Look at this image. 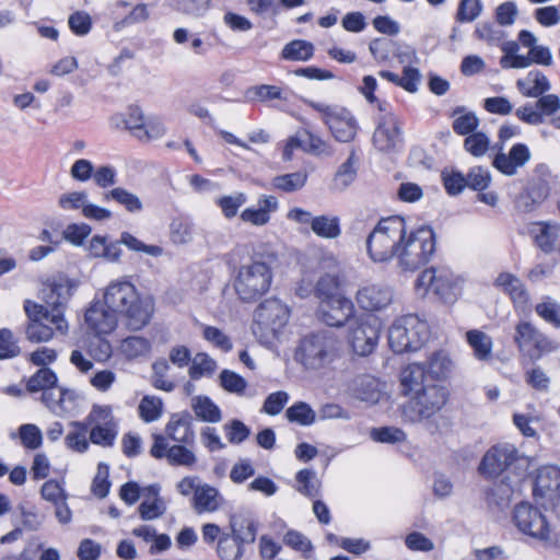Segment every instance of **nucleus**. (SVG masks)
Segmentation results:
<instances>
[{
	"label": "nucleus",
	"mask_w": 560,
	"mask_h": 560,
	"mask_svg": "<svg viewBox=\"0 0 560 560\" xmlns=\"http://www.w3.org/2000/svg\"><path fill=\"white\" fill-rule=\"evenodd\" d=\"M78 288V281L68 277L52 279L42 290L45 304L31 299L23 301L26 316L25 338L32 343H47L69 332V323L63 308Z\"/></svg>",
	"instance_id": "nucleus-1"
},
{
	"label": "nucleus",
	"mask_w": 560,
	"mask_h": 560,
	"mask_svg": "<svg viewBox=\"0 0 560 560\" xmlns=\"http://www.w3.org/2000/svg\"><path fill=\"white\" fill-rule=\"evenodd\" d=\"M101 301L107 308L124 317L127 326L133 330L145 327L155 308L153 298L140 294L128 277L109 281L102 291Z\"/></svg>",
	"instance_id": "nucleus-2"
},
{
	"label": "nucleus",
	"mask_w": 560,
	"mask_h": 560,
	"mask_svg": "<svg viewBox=\"0 0 560 560\" xmlns=\"http://www.w3.org/2000/svg\"><path fill=\"white\" fill-rule=\"evenodd\" d=\"M527 467L528 458L520 454L515 445L503 442L491 446L485 453L478 470L487 479H493L504 471L521 469V471L515 474V478L511 482H506L510 479L506 476L498 487L501 492V499L509 502L512 494L518 490Z\"/></svg>",
	"instance_id": "nucleus-3"
},
{
	"label": "nucleus",
	"mask_w": 560,
	"mask_h": 560,
	"mask_svg": "<svg viewBox=\"0 0 560 560\" xmlns=\"http://www.w3.org/2000/svg\"><path fill=\"white\" fill-rule=\"evenodd\" d=\"M402 394L411 396L400 408V417L404 423L419 424L429 422L447 404L450 392L446 386L434 382H421L410 388L400 383Z\"/></svg>",
	"instance_id": "nucleus-4"
},
{
	"label": "nucleus",
	"mask_w": 560,
	"mask_h": 560,
	"mask_svg": "<svg viewBox=\"0 0 560 560\" xmlns=\"http://www.w3.org/2000/svg\"><path fill=\"white\" fill-rule=\"evenodd\" d=\"M315 294L319 300V317L326 325L340 327L348 322L350 302L346 277L341 279L338 275H324L317 281Z\"/></svg>",
	"instance_id": "nucleus-5"
},
{
	"label": "nucleus",
	"mask_w": 560,
	"mask_h": 560,
	"mask_svg": "<svg viewBox=\"0 0 560 560\" xmlns=\"http://www.w3.org/2000/svg\"><path fill=\"white\" fill-rule=\"evenodd\" d=\"M272 279L271 257H254L235 270L232 287L238 300L252 303L269 291Z\"/></svg>",
	"instance_id": "nucleus-6"
},
{
	"label": "nucleus",
	"mask_w": 560,
	"mask_h": 560,
	"mask_svg": "<svg viewBox=\"0 0 560 560\" xmlns=\"http://www.w3.org/2000/svg\"><path fill=\"white\" fill-rule=\"evenodd\" d=\"M406 221L399 215L378 221L366 240V249L374 262H387L396 257L405 235Z\"/></svg>",
	"instance_id": "nucleus-7"
},
{
	"label": "nucleus",
	"mask_w": 560,
	"mask_h": 560,
	"mask_svg": "<svg viewBox=\"0 0 560 560\" xmlns=\"http://www.w3.org/2000/svg\"><path fill=\"white\" fill-rule=\"evenodd\" d=\"M435 252V235L431 228L420 226L407 231L399 244L396 255L399 268L405 271H415L425 265Z\"/></svg>",
	"instance_id": "nucleus-8"
},
{
	"label": "nucleus",
	"mask_w": 560,
	"mask_h": 560,
	"mask_svg": "<svg viewBox=\"0 0 560 560\" xmlns=\"http://www.w3.org/2000/svg\"><path fill=\"white\" fill-rule=\"evenodd\" d=\"M342 353L341 343L326 334L303 337L295 351V360L307 370H320L335 364Z\"/></svg>",
	"instance_id": "nucleus-9"
},
{
	"label": "nucleus",
	"mask_w": 560,
	"mask_h": 560,
	"mask_svg": "<svg viewBox=\"0 0 560 560\" xmlns=\"http://www.w3.org/2000/svg\"><path fill=\"white\" fill-rule=\"evenodd\" d=\"M119 245L126 246L131 252L142 253L154 258L164 254L163 247L145 244L129 232H122L118 242H109L107 236L94 235L85 245V250L92 258H103L108 262L117 264L122 256Z\"/></svg>",
	"instance_id": "nucleus-10"
},
{
	"label": "nucleus",
	"mask_w": 560,
	"mask_h": 560,
	"mask_svg": "<svg viewBox=\"0 0 560 560\" xmlns=\"http://www.w3.org/2000/svg\"><path fill=\"white\" fill-rule=\"evenodd\" d=\"M428 338V324L415 314L397 318L388 330V345L396 353L417 351Z\"/></svg>",
	"instance_id": "nucleus-11"
},
{
	"label": "nucleus",
	"mask_w": 560,
	"mask_h": 560,
	"mask_svg": "<svg viewBox=\"0 0 560 560\" xmlns=\"http://www.w3.org/2000/svg\"><path fill=\"white\" fill-rule=\"evenodd\" d=\"M453 361L444 350L431 353L425 362L410 363L400 373V383L410 388L421 382L439 383L448 378L453 372Z\"/></svg>",
	"instance_id": "nucleus-12"
},
{
	"label": "nucleus",
	"mask_w": 560,
	"mask_h": 560,
	"mask_svg": "<svg viewBox=\"0 0 560 560\" xmlns=\"http://www.w3.org/2000/svg\"><path fill=\"white\" fill-rule=\"evenodd\" d=\"M290 308L276 298L261 302L254 312L253 330L266 340L278 338L288 325Z\"/></svg>",
	"instance_id": "nucleus-13"
},
{
	"label": "nucleus",
	"mask_w": 560,
	"mask_h": 560,
	"mask_svg": "<svg viewBox=\"0 0 560 560\" xmlns=\"http://www.w3.org/2000/svg\"><path fill=\"white\" fill-rule=\"evenodd\" d=\"M513 342L518 351L530 360H538L546 354L557 351L560 347L556 340L548 337L528 320L516 323Z\"/></svg>",
	"instance_id": "nucleus-14"
},
{
	"label": "nucleus",
	"mask_w": 560,
	"mask_h": 560,
	"mask_svg": "<svg viewBox=\"0 0 560 560\" xmlns=\"http://www.w3.org/2000/svg\"><path fill=\"white\" fill-rule=\"evenodd\" d=\"M459 282V278L448 268H428L418 276L415 289L419 295L432 292L444 302L452 303L456 300Z\"/></svg>",
	"instance_id": "nucleus-15"
},
{
	"label": "nucleus",
	"mask_w": 560,
	"mask_h": 560,
	"mask_svg": "<svg viewBox=\"0 0 560 560\" xmlns=\"http://www.w3.org/2000/svg\"><path fill=\"white\" fill-rule=\"evenodd\" d=\"M513 522L520 532L537 540H547L550 527L545 515L529 503L522 502L514 508Z\"/></svg>",
	"instance_id": "nucleus-16"
},
{
	"label": "nucleus",
	"mask_w": 560,
	"mask_h": 560,
	"mask_svg": "<svg viewBox=\"0 0 560 560\" xmlns=\"http://www.w3.org/2000/svg\"><path fill=\"white\" fill-rule=\"evenodd\" d=\"M378 109L384 113L380 118L377 128L373 135V142L377 150L392 152L401 148L402 138L398 118L387 112V104L378 103Z\"/></svg>",
	"instance_id": "nucleus-17"
},
{
	"label": "nucleus",
	"mask_w": 560,
	"mask_h": 560,
	"mask_svg": "<svg viewBox=\"0 0 560 560\" xmlns=\"http://www.w3.org/2000/svg\"><path fill=\"white\" fill-rule=\"evenodd\" d=\"M310 105L320 114L337 141L348 142L350 140V117L346 107L315 102H310Z\"/></svg>",
	"instance_id": "nucleus-18"
},
{
	"label": "nucleus",
	"mask_w": 560,
	"mask_h": 560,
	"mask_svg": "<svg viewBox=\"0 0 560 560\" xmlns=\"http://www.w3.org/2000/svg\"><path fill=\"white\" fill-rule=\"evenodd\" d=\"M352 326V352L365 357L371 354L380 338V323L375 317L357 319Z\"/></svg>",
	"instance_id": "nucleus-19"
},
{
	"label": "nucleus",
	"mask_w": 560,
	"mask_h": 560,
	"mask_svg": "<svg viewBox=\"0 0 560 560\" xmlns=\"http://www.w3.org/2000/svg\"><path fill=\"white\" fill-rule=\"evenodd\" d=\"M118 315L104 305L103 301L91 304L84 315L88 329L94 335H108L118 325Z\"/></svg>",
	"instance_id": "nucleus-20"
},
{
	"label": "nucleus",
	"mask_w": 560,
	"mask_h": 560,
	"mask_svg": "<svg viewBox=\"0 0 560 560\" xmlns=\"http://www.w3.org/2000/svg\"><path fill=\"white\" fill-rule=\"evenodd\" d=\"M357 303L366 312H378L386 308L393 301V291L389 287L369 283L357 291Z\"/></svg>",
	"instance_id": "nucleus-21"
},
{
	"label": "nucleus",
	"mask_w": 560,
	"mask_h": 560,
	"mask_svg": "<svg viewBox=\"0 0 560 560\" xmlns=\"http://www.w3.org/2000/svg\"><path fill=\"white\" fill-rule=\"evenodd\" d=\"M530 151L524 143L514 144L509 153L499 152L495 154L492 165L505 176H513L518 168L523 167L530 160Z\"/></svg>",
	"instance_id": "nucleus-22"
},
{
	"label": "nucleus",
	"mask_w": 560,
	"mask_h": 560,
	"mask_svg": "<svg viewBox=\"0 0 560 560\" xmlns=\"http://www.w3.org/2000/svg\"><path fill=\"white\" fill-rule=\"evenodd\" d=\"M536 498L553 502L560 498V468L557 466H544L538 470L534 489Z\"/></svg>",
	"instance_id": "nucleus-23"
},
{
	"label": "nucleus",
	"mask_w": 560,
	"mask_h": 560,
	"mask_svg": "<svg viewBox=\"0 0 560 560\" xmlns=\"http://www.w3.org/2000/svg\"><path fill=\"white\" fill-rule=\"evenodd\" d=\"M159 492L160 487L156 485L148 486L141 490L142 502L138 510L142 520H156L166 512V502L159 495Z\"/></svg>",
	"instance_id": "nucleus-24"
},
{
	"label": "nucleus",
	"mask_w": 560,
	"mask_h": 560,
	"mask_svg": "<svg viewBox=\"0 0 560 560\" xmlns=\"http://www.w3.org/2000/svg\"><path fill=\"white\" fill-rule=\"evenodd\" d=\"M42 401L55 415L63 416L75 407V394L60 386L54 387L42 395Z\"/></svg>",
	"instance_id": "nucleus-25"
},
{
	"label": "nucleus",
	"mask_w": 560,
	"mask_h": 560,
	"mask_svg": "<svg viewBox=\"0 0 560 560\" xmlns=\"http://www.w3.org/2000/svg\"><path fill=\"white\" fill-rule=\"evenodd\" d=\"M278 208V200L273 196L262 195L258 198L257 207H249L241 212V220L255 226L266 225L270 221V213Z\"/></svg>",
	"instance_id": "nucleus-26"
},
{
	"label": "nucleus",
	"mask_w": 560,
	"mask_h": 560,
	"mask_svg": "<svg viewBox=\"0 0 560 560\" xmlns=\"http://www.w3.org/2000/svg\"><path fill=\"white\" fill-rule=\"evenodd\" d=\"M495 287L506 293L515 307H524L529 301V294L522 280L513 273L501 272L494 282Z\"/></svg>",
	"instance_id": "nucleus-27"
},
{
	"label": "nucleus",
	"mask_w": 560,
	"mask_h": 560,
	"mask_svg": "<svg viewBox=\"0 0 560 560\" xmlns=\"http://www.w3.org/2000/svg\"><path fill=\"white\" fill-rule=\"evenodd\" d=\"M518 92L525 97H539L551 89L550 81L539 70H530L525 78L516 81Z\"/></svg>",
	"instance_id": "nucleus-28"
},
{
	"label": "nucleus",
	"mask_w": 560,
	"mask_h": 560,
	"mask_svg": "<svg viewBox=\"0 0 560 560\" xmlns=\"http://www.w3.org/2000/svg\"><path fill=\"white\" fill-rule=\"evenodd\" d=\"M223 502L222 495L214 487L202 483L194 495L192 506L197 514L213 513L223 505Z\"/></svg>",
	"instance_id": "nucleus-29"
},
{
	"label": "nucleus",
	"mask_w": 560,
	"mask_h": 560,
	"mask_svg": "<svg viewBox=\"0 0 560 560\" xmlns=\"http://www.w3.org/2000/svg\"><path fill=\"white\" fill-rule=\"evenodd\" d=\"M145 118L139 107H129L126 113L115 114L110 117V125L115 129H126L137 139L139 138Z\"/></svg>",
	"instance_id": "nucleus-30"
},
{
	"label": "nucleus",
	"mask_w": 560,
	"mask_h": 560,
	"mask_svg": "<svg viewBox=\"0 0 560 560\" xmlns=\"http://www.w3.org/2000/svg\"><path fill=\"white\" fill-rule=\"evenodd\" d=\"M466 341L478 361L489 362L492 359L493 341L489 335L471 329L466 332Z\"/></svg>",
	"instance_id": "nucleus-31"
},
{
	"label": "nucleus",
	"mask_w": 560,
	"mask_h": 560,
	"mask_svg": "<svg viewBox=\"0 0 560 560\" xmlns=\"http://www.w3.org/2000/svg\"><path fill=\"white\" fill-rule=\"evenodd\" d=\"M103 200H114L119 206L124 207L127 212L132 214L141 213L144 209V205L140 197L124 187H115L104 192Z\"/></svg>",
	"instance_id": "nucleus-32"
},
{
	"label": "nucleus",
	"mask_w": 560,
	"mask_h": 560,
	"mask_svg": "<svg viewBox=\"0 0 560 560\" xmlns=\"http://www.w3.org/2000/svg\"><path fill=\"white\" fill-rule=\"evenodd\" d=\"M384 396V386L381 382L373 376H362L355 381V397L366 402L374 405Z\"/></svg>",
	"instance_id": "nucleus-33"
},
{
	"label": "nucleus",
	"mask_w": 560,
	"mask_h": 560,
	"mask_svg": "<svg viewBox=\"0 0 560 560\" xmlns=\"http://www.w3.org/2000/svg\"><path fill=\"white\" fill-rule=\"evenodd\" d=\"M167 438L179 444H190L194 441V431L186 416L173 415L165 427Z\"/></svg>",
	"instance_id": "nucleus-34"
},
{
	"label": "nucleus",
	"mask_w": 560,
	"mask_h": 560,
	"mask_svg": "<svg viewBox=\"0 0 560 560\" xmlns=\"http://www.w3.org/2000/svg\"><path fill=\"white\" fill-rule=\"evenodd\" d=\"M190 406L195 416L203 422L218 423L222 419L219 406L208 396H195Z\"/></svg>",
	"instance_id": "nucleus-35"
},
{
	"label": "nucleus",
	"mask_w": 560,
	"mask_h": 560,
	"mask_svg": "<svg viewBox=\"0 0 560 560\" xmlns=\"http://www.w3.org/2000/svg\"><path fill=\"white\" fill-rule=\"evenodd\" d=\"M536 314L547 324L560 329V303L549 295H545L535 305Z\"/></svg>",
	"instance_id": "nucleus-36"
},
{
	"label": "nucleus",
	"mask_w": 560,
	"mask_h": 560,
	"mask_svg": "<svg viewBox=\"0 0 560 560\" xmlns=\"http://www.w3.org/2000/svg\"><path fill=\"white\" fill-rule=\"evenodd\" d=\"M58 386V377L49 368H42L26 383L30 393L47 392Z\"/></svg>",
	"instance_id": "nucleus-37"
},
{
	"label": "nucleus",
	"mask_w": 560,
	"mask_h": 560,
	"mask_svg": "<svg viewBox=\"0 0 560 560\" xmlns=\"http://www.w3.org/2000/svg\"><path fill=\"white\" fill-rule=\"evenodd\" d=\"M231 530L233 538L243 546L255 541L257 526L250 518L233 517L231 520Z\"/></svg>",
	"instance_id": "nucleus-38"
},
{
	"label": "nucleus",
	"mask_w": 560,
	"mask_h": 560,
	"mask_svg": "<svg viewBox=\"0 0 560 560\" xmlns=\"http://www.w3.org/2000/svg\"><path fill=\"white\" fill-rule=\"evenodd\" d=\"M312 232L318 237L334 240L341 234L339 219L331 215H316L314 218Z\"/></svg>",
	"instance_id": "nucleus-39"
},
{
	"label": "nucleus",
	"mask_w": 560,
	"mask_h": 560,
	"mask_svg": "<svg viewBox=\"0 0 560 560\" xmlns=\"http://www.w3.org/2000/svg\"><path fill=\"white\" fill-rule=\"evenodd\" d=\"M218 365L213 358L208 353H197L190 362L188 374L192 380H200L202 377H210L214 374Z\"/></svg>",
	"instance_id": "nucleus-40"
},
{
	"label": "nucleus",
	"mask_w": 560,
	"mask_h": 560,
	"mask_svg": "<svg viewBox=\"0 0 560 560\" xmlns=\"http://www.w3.org/2000/svg\"><path fill=\"white\" fill-rule=\"evenodd\" d=\"M295 489L303 495L315 498L319 493L320 481L312 469H301L295 475Z\"/></svg>",
	"instance_id": "nucleus-41"
},
{
	"label": "nucleus",
	"mask_w": 560,
	"mask_h": 560,
	"mask_svg": "<svg viewBox=\"0 0 560 560\" xmlns=\"http://www.w3.org/2000/svg\"><path fill=\"white\" fill-rule=\"evenodd\" d=\"M202 338L211 346L223 352H230L233 348L231 338L219 327L200 324Z\"/></svg>",
	"instance_id": "nucleus-42"
},
{
	"label": "nucleus",
	"mask_w": 560,
	"mask_h": 560,
	"mask_svg": "<svg viewBox=\"0 0 560 560\" xmlns=\"http://www.w3.org/2000/svg\"><path fill=\"white\" fill-rule=\"evenodd\" d=\"M120 352L128 359L147 355L151 350V342L141 336H131L120 342Z\"/></svg>",
	"instance_id": "nucleus-43"
},
{
	"label": "nucleus",
	"mask_w": 560,
	"mask_h": 560,
	"mask_svg": "<svg viewBox=\"0 0 560 560\" xmlns=\"http://www.w3.org/2000/svg\"><path fill=\"white\" fill-rule=\"evenodd\" d=\"M559 236V226L557 224L540 223L537 226L535 242L545 253L553 250Z\"/></svg>",
	"instance_id": "nucleus-44"
},
{
	"label": "nucleus",
	"mask_w": 560,
	"mask_h": 560,
	"mask_svg": "<svg viewBox=\"0 0 560 560\" xmlns=\"http://www.w3.org/2000/svg\"><path fill=\"white\" fill-rule=\"evenodd\" d=\"M307 179V173L300 171L291 174L279 175L272 178L271 185L275 189L292 192L301 189Z\"/></svg>",
	"instance_id": "nucleus-45"
},
{
	"label": "nucleus",
	"mask_w": 560,
	"mask_h": 560,
	"mask_svg": "<svg viewBox=\"0 0 560 560\" xmlns=\"http://www.w3.org/2000/svg\"><path fill=\"white\" fill-rule=\"evenodd\" d=\"M139 417L147 423L159 420L163 412V401L156 396H144L138 406Z\"/></svg>",
	"instance_id": "nucleus-46"
},
{
	"label": "nucleus",
	"mask_w": 560,
	"mask_h": 560,
	"mask_svg": "<svg viewBox=\"0 0 560 560\" xmlns=\"http://www.w3.org/2000/svg\"><path fill=\"white\" fill-rule=\"evenodd\" d=\"M89 201V195L84 190H72L61 194L57 205L63 211H78L83 214L84 207Z\"/></svg>",
	"instance_id": "nucleus-47"
},
{
	"label": "nucleus",
	"mask_w": 560,
	"mask_h": 560,
	"mask_svg": "<svg viewBox=\"0 0 560 560\" xmlns=\"http://www.w3.org/2000/svg\"><path fill=\"white\" fill-rule=\"evenodd\" d=\"M313 45L305 40H292L282 49V58L294 61H305L313 56Z\"/></svg>",
	"instance_id": "nucleus-48"
},
{
	"label": "nucleus",
	"mask_w": 560,
	"mask_h": 560,
	"mask_svg": "<svg viewBox=\"0 0 560 560\" xmlns=\"http://www.w3.org/2000/svg\"><path fill=\"white\" fill-rule=\"evenodd\" d=\"M454 114L458 115L453 121V130L457 135L469 136L475 132L479 126V119L474 113L457 108Z\"/></svg>",
	"instance_id": "nucleus-49"
},
{
	"label": "nucleus",
	"mask_w": 560,
	"mask_h": 560,
	"mask_svg": "<svg viewBox=\"0 0 560 560\" xmlns=\"http://www.w3.org/2000/svg\"><path fill=\"white\" fill-rule=\"evenodd\" d=\"M220 385L225 392L235 394L237 396H244L247 388L246 380L240 374L231 370H223L220 373Z\"/></svg>",
	"instance_id": "nucleus-50"
},
{
	"label": "nucleus",
	"mask_w": 560,
	"mask_h": 560,
	"mask_svg": "<svg viewBox=\"0 0 560 560\" xmlns=\"http://www.w3.org/2000/svg\"><path fill=\"white\" fill-rule=\"evenodd\" d=\"M285 416L290 422L311 425L315 422V411L305 402H298L287 409Z\"/></svg>",
	"instance_id": "nucleus-51"
},
{
	"label": "nucleus",
	"mask_w": 560,
	"mask_h": 560,
	"mask_svg": "<svg viewBox=\"0 0 560 560\" xmlns=\"http://www.w3.org/2000/svg\"><path fill=\"white\" fill-rule=\"evenodd\" d=\"M185 445L186 444H177L171 446L166 457L171 465L192 467L196 464L197 457L195 453Z\"/></svg>",
	"instance_id": "nucleus-52"
},
{
	"label": "nucleus",
	"mask_w": 560,
	"mask_h": 560,
	"mask_svg": "<svg viewBox=\"0 0 560 560\" xmlns=\"http://www.w3.org/2000/svg\"><path fill=\"white\" fill-rule=\"evenodd\" d=\"M489 145V137L481 131H477L467 136L464 141L465 150L475 158L483 156L488 152Z\"/></svg>",
	"instance_id": "nucleus-53"
},
{
	"label": "nucleus",
	"mask_w": 560,
	"mask_h": 560,
	"mask_svg": "<svg viewBox=\"0 0 560 560\" xmlns=\"http://www.w3.org/2000/svg\"><path fill=\"white\" fill-rule=\"evenodd\" d=\"M247 196L244 192H235L234 195L223 196L217 200V205L220 207L223 215L226 219L234 218L238 209L245 205Z\"/></svg>",
	"instance_id": "nucleus-54"
},
{
	"label": "nucleus",
	"mask_w": 560,
	"mask_h": 560,
	"mask_svg": "<svg viewBox=\"0 0 560 560\" xmlns=\"http://www.w3.org/2000/svg\"><path fill=\"white\" fill-rule=\"evenodd\" d=\"M482 8L480 0H459L456 21L460 23L474 22L480 15Z\"/></svg>",
	"instance_id": "nucleus-55"
},
{
	"label": "nucleus",
	"mask_w": 560,
	"mask_h": 560,
	"mask_svg": "<svg viewBox=\"0 0 560 560\" xmlns=\"http://www.w3.org/2000/svg\"><path fill=\"white\" fill-rule=\"evenodd\" d=\"M243 546L229 536L221 537L218 544V555L221 560H240L243 556Z\"/></svg>",
	"instance_id": "nucleus-56"
},
{
	"label": "nucleus",
	"mask_w": 560,
	"mask_h": 560,
	"mask_svg": "<svg viewBox=\"0 0 560 560\" xmlns=\"http://www.w3.org/2000/svg\"><path fill=\"white\" fill-rule=\"evenodd\" d=\"M19 436L23 446L30 450H37L43 443L40 429L32 423L22 424L19 428Z\"/></svg>",
	"instance_id": "nucleus-57"
},
{
	"label": "nucleus",
	"mask_w": 560,
	"mask_h": 560,
	"mask_svg": "<svg viewBox=\"0 0 560 560\" xmlns=\"http://www.w3.org/2000/svg\"><path fill=\"white\" fill-rule=\"evenodd\" d=\"M86 424L90 427L116 425L112 408L109 406H94L86 417Z\"/></svg>",
	"instance_id": "nucleus-58"
},
{
	"label": "nucleus",
	"mask_w": 560,
	"mask_h": 560,
	"mask_svg": "<svg viewBox=\"0 0 560 560\" xmlns=\"http://www.w3.org/2000/svg\"><path fill=\"white\" fill-rule=\"evenodd\" d=\"M371 438L380 443H400L405 442L407 435L404 430L396 427H383L378 429H373L371 431Z\"/></svg>",
	"instance_id": "nucleus-59"
},
{
	"label": "nucleus",
	"mask_w": 560,
	"mask_h": 560,
	"mask_svg": "<svg viewBox=\"0 0 560 560\" xmlns=\"http://www.w3.org/2000/svg\"><path fill=\"white\" fill-rule=\"evenodd\" d=\"M283 542L288 547L302 552L305 556H310L313 550L311 540L302 533L290 529L283 536Z\"/></svg>",
	"instance_id": "nucleus-60"
},
{
	"label": "nucleus",
	"mask_w": 560,
	"mask_h": 560,
	"mask_svg": "<svg viewBox=\"0 0 560 560\" xmlns=\"http://www.w3.org/2000/svg\"><path fill=\"white\" fill-rule=\"evenodd\" d=\"M165 133L166 127L164 122L158 117H149L145 119L138 139L141 141L158 140L164 137Z\"/></svg>",
	"instance_id": "nucleus-61"
},
{
	"label": "nucleus",
	"mask_w": 560,
	"mask_h": 560,
	"mask_svg": "<svg viewBox=\"0 0 560 560\" xmlns=\"http://www.w3.org/2000/svg\"><path fill=\"white\" fill-rule=\"evenodd\" d=\"M72 427H74L77 430L73 432H70L66 438V443L69 448L83 453L88 450L89 443L86 440V424L80 423V422H73Z\"/></svg>",
	"instance_id": "nucleus-62"
},
{
	"label": "nucleus",
	"mask_w": 560,
	"mask_h": 560,
	"mask_svg": "<svg viewBox=\"0 0 560 560\" xmlns=\"http://www.w3.org/2000/svg\"><path fill=\"white\" fill-rule=\"evenodd\" d=\"M91 232V226L85 223H72L66 226L62 236L72 245L81 246Z\"/></svg>",
	"instance_id": "nucleus-63"
},
{
	"label": "nucleus",
	"mask_w": 560,
	"mask_h": 560,
	"mask_svg": "<svg viewBox=\"0 0 560 560\" xmlns=\"http://www.w3.org/2000/svg\"><path fill=\"white\" fill-rule=\"evenodd\" d=\"M534 19L542 27H552L560 23V11L556 5L540 7L534 11Z\"/></svg>",
	"instance_id": "nucleus-64"
}]
</instances>
